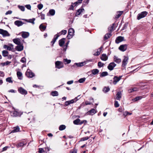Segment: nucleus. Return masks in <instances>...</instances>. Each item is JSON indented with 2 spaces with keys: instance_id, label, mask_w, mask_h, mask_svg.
<instances>
[{
  "instance_id": "32",
  "label": "nucleus",
  "mask_w": 153,
  "mask_h": 153,
  "mask_svg": "<svg viewBox=\"0 0 153 153\" xmlns=\"http://www.w3.org/2000/svg\"><path fill=\"white\" fill-rule=\"evenodd\" d=\"M24 20H25L27 22H30V23H32L33 24H34V21L35 20V18H33L32 19H30L29 20H27L26 19H24Z\"/></svg>"
},
{
  "instance_id": "42",
  "label": "nucleus",
  "mask_w": 153,
  "mask_h": 153,
  "mask_svg": "<svg viewBox=\"0 0 153 153\" xmlns=\"http://www.w3.org/2000/svg\"><path fill=\"white\" fill-rule=\"evenodd\" d=\"M110 89L108 87H105L103 89V91L105 93H106L109 91Z\"/></svg>"
},
{
  "instance_id": "58",
  "label": "nucleus",
  "mask_w": 153,
  "mask_h": 153,
  "mask_svg": "<svg viewBox=\"0 0 153 153\" xmlns=\"http://www.w3.org/2000/svg\"><path fill=\"white\" fill-rule=\"evenodd\" d=\"M73 82V80H71L69 81H68L67 82V84L68 85H70L72 84Z\"/></svg>"
},
{
  "instance_id": "12",
  "label": "nucleus",
  "mask_w": 153,
  "mask_h": 153,
  "mask_svg": "<svg viewBox=\"0 0 153 153\" xmlns=\"http://www.w3.org/2000/svg\"><path fill=\"white\" fill-rule=\"evenodd\" d=\"M124 37L121 36L117 37L116 40L115 42L117 44H118L120 42L123 40Z\"/></svg>"
},
{
  "instance_id": "44",
  "label": "nucleus",
  "mask_w": 153,
  "mask_h": 153,
  "mask_svg": "<svg viewBox=\"0 0 153 153\" xmlns=\"http://www.w3.org/2000/svg\"><path fill=\"white\" fill-rule=\"evenodd\" d=\"M6 81L7 82L9 83H12L13 81L12 80V78L11 77H9L6 78Z\"/></svg>"
},
{
  "instance_id": "62",
  "label": "nucleus",
  "mask_w": 153,
  "mask_h": 153,
  "mask_svg": "<svg viewBox=\"0 0 153 153\" xmlns=\"http://www.w3.org/2000/svg\"><path fill=\"white\" fill-rule=\"evenodd\" d=\"M74 6L72 4L71 5V7L69 8L70 10H73Z\"/></svg>"
},
{
  "instance_id": "59",
  "label": "nucleus",
  "mask_w": 153,
  "mask_h": 153,
  "mask_svg": "<svg viewBox=\"0 0 153 153\" xmlns=\"http://www.w3.org/2000/svg\"><path fill=\"white\" fill-rule=\"evenodd\" d=\"M12 13V11L11 10H9L6 12L5 13L6 15H8L9 14H11Z\"/></svg>"
},
{
  "instance_id": "15",
  "label": "nucleus",
  "mask_w": 153,
  "mask_h": 153,
  "mask_svg": "<svg viewBox=\"0 0 153 153\" xmlns=\"http://www.w3.org/2000/svg\"><path fill=\"white\" fill-rule=\"evenodd\" d=\"M122 94L121 91L117 92L116 95V99L117 100H120V99L122 97Z\"/></svg>"
},
{
  "instance_id": "11",
  "label": "nucleus",
  "mask_w": 153,
  "mask_h": 153,
  "mask_svg": "<svg viewBox=\"0 0 153 153\" xmlns=\"http://www.w3.org/2000/svg\"><path fill=\"white\" fill-rule=\"evenodd\" d=\"M127 45L126 44L120 45L119 48V49L122 51H125L127 48Z\"/></svg>"
},
{
  "instance_id": "10",
  "label": "nucleus",
  "mask_w": 153,
  "mask_h": 153,
  "mask_svg": "<svg viewBox=\"0 0 153 153\" xmlns=\"http://www.w3.org/2000/svg\"><path fill=\"white\" fill-rule=\"evenodd\" d=\"M116 65V64L114 62H112L109 64L108 66V68L109 70L112 71Z\"/></svg>"
},
{
  "instance_id": "53",
  "label": "nucleus",
  "mask_w": 153,
  "mask_h": 153,
  "mask_svg": "<svg viewBox=\"0 0 153 153\" xmlns=\"http://www.w3.org/2000/svg\"><path fill=\"white\" fill-rule=\"evenodd\" d=\"M67 30H62L61 31V33L62 34L65 35L67 33Z\"/></svg>"
},
{
  "instance_id": "41",
  "label": "nucleus",
  "mask_w": 153,
  "mask_h": 153,
  "mask_svg": "<svg viewBox=\"0 0 153 153\" xmlns=\"http://www.w3.org/2000/svg\"><path fill=\"white\" fill-rule=\"evenodd\" d=\"M10 63H11V62L7 61L5 62L1 63V65L3 66H4L5 65H7Z\"/></svg>"
},
{
  "instance_id": "35",
  "label": "nucleus",
  "mask_w": 153,
  "mask_h": 153,
  "mask_svg": "<svg viewBox=\"0 0 153 153\" xmlns=\"http://www.w3.org/2000/svg\"><path fill=\"white\" fill-rule=\"evenodd\" d=\"M96 113V111L95 109H92L88 112V114L90 115H93Z\"/></svg>"
},
{
  "instance_id": "60",
  "label": "nucleus",
  "mask_w": 153,
  "mask_h": 153,
  "mask_svg": "<svg viewBox=\"0 0 153 153\" xmlns=\"http://www.w3.org/2000/svg\"><path fill=\"white\" fill-rule=\"evenodd\" d=\"M115 25V23L113 24L112 26L111 27V29H110V31H111V30H113V29L114 27V26Z\"/></svg>"
},
{
  "instance_id": "23",
  "label": "nucleus",
  "mask_w": 153,
  "mask_h": 153,
  "mask_svg": "<svg viewBox=\"0 0 153 153\" xmlns=\"http://www.w3.org/2000/svg\"><path fill=\"white\" fill-rule=\"evenodd\" d=\"M11 115L13 117H16L18 115V112L15 111H12L10 112Z\"/></svg>"
},
{
  "instance_id": "54",
  "label": "nucleus",
  "mask_w": 153,
  "mask_h": 153,
  "mask_svg": "<svg viewBox=\"0 0 153 153\" xmlns=\"http://www.w3.org/2000/svg\"><path fill=\"white\" fill-rule=\"evenodd\" d=\"M41 18L42 19H45V15L44 14L41 13L40 14Z\"/></svg>"
},
{
  "instance_id": "56",
  "label": "nucleus",
  "mask_w": 153,
  "mask_h": 153,
  "mask_svg": "<svg viewBox=\"0 0 153 153\" xmlns=\"http://www.w3.org/2000/svg\"><path fill=\"white\" fill-rule=\"evenodd\" d=\"M44 152V149L42 148H39V152L40 153H42Z\"/></svg>"
},
{
  "instance_id": "43",
  "label": "nucleus",
  "mask_w": 153,
  "mask_h": 153,
  "mask_svg": "<svg viewBox=\"0 0 153 153\" xmlns=\"http://www.w3.org/2000/svg\"><path fill=\"white\" fill-rule=\"evenodd\" d=\"M104 65V64L102 63L101 62H100L98 63V66L99 68L103 66Z\"/></svg>"
},
{
  "instance_id": "34",
  "label": "nucleus",
  "mask_w": 153,
  "mask_h": 153,
  "mask_svg": "<svg viewBox=\"0 0 153 153\" xmlns=\"http://www.w3.org/2000/svg\"><path fill=\"white\" fill-rule=\"evenodd\" d=\"M108 75V73L107 72L105 71V72H103L100 75V77H103L105 76H106Z\"/></svg>"
},
{
  "instance_id": "26",
  "label": "nucleus",
  "mask_w": 153,
  "mask_h": 153,
  "mask_svg": "<svg viewBox=\"0 0 153 153\" xmlns=\"http://www.w3.org/2000/svg\"><path fill=\"white\" fill-rule=\"evenodd\" d=\"M17 75L18 79H19L21 80L22 79V73L18 71L17 72Z\"/></svg>"
},
{
  "instance_id": "39",
  "label": "nucleus",
  "mask_w": 153,
  "mask_h": 153,
  "mask_svg": "<svg viewBox=\"0 0 153 153\" xmlns=\"http://www.w3.org/2000/svg\"><path fill=\"white\" fill-rule=\"evenodd\" d=\"M49 13L51 16H53L55 14V10L53 9L50 10L49 11Z\"/></svg>"
},
{
  "instance_id": "16",
  "label": "nucleus",
  "mask_w": 153,
  "mask_h": 153,
  "mask_svg": "<svg viewBox=\"0 0 153 153\" xmlns=\"http://www.w3.org/2000/svg\"><path fill=\"white\" fill-rule=\"evenodd\" d=\"M101 59L103 61H105L108 59V57L105 54H102L100 57Z\"/></svg>"
},
{
  "instance_id": "8",
  "label": "nucleus",
  "mask_w": 153,
  "mask_h": 153,
  "mask_svg": "<svg viewBox=\"0 0 153 153\" xmlns=\"http://www.w3.org/2000/svg\"><path fill=\"white\" fill-rule=\"evenodd\" d=\"M122 76H120L119 77H117V76H115L113 78V84L114 85H116L117 82L120 80L121 79Z\"/></svg>"
},
{
  "instance_id": "17",
  "label": "nucleus",
  "mask_w": 153,
  "mask_h": 153,
  "mask_svg": "<svg viewBox=\"0 0 153 153\" xmlns=\"http://www.w3.org/2000/svg\"><path fill=\"white\" fill-rule=\"evenodd\" d=\"M59 36L57 34L55 35L52 41L51 42V43L52 44V45H53L56 42Z\"/></svg>"
},
{
  "instance_id": "2",
  "label": "nucleus",
  "mask_w": 153,
  "mask_h": 153,
  "mask_svg": "<svg viewBox=\"0 0 153 153\" xmlns=\"http://www.w3.org/2000/svg\"><path fill=\"white\" fill-rule=\"evenodd\" d=\"M148 13L146 11H143L141 13L139 14L137 16V19L140 20L142 18L145 17L147 15Z\"/></svg>"
},
{
  "instance_id": "64",
  "label": "nucleus",
  "mask_w": 153,
  "mask_h": 153,
  "mask_svg": "<svg viewBox=\"0 0 153 153\" xmlns=\"http://www.w3.org/2000/svg\"><path fill=\"white\" fill-rule=\"evenodd\" d=\"M70 153H77L76 151L75 150H73L72 151H71L70 152Z\"/></svg>"
},
{
  "instance_id": "5",
  "label": "nucleus",
  "mask_w": 153,
  "mask_h": 153,
  "mask_svg": "<svg viewBox=\"0 0 153 153\" xmlns=\"http://www.w3.org/2000/svg\"><path fill=\"white\" fill-rule=\"evenodd\" d=\"M78 100V99H77V97H76L74 99L65 102V105L66 106H68L71 104L73 103L76 102Z\"/></svg>"
},
{
  "instance_id": "24",
  "label": "nucleus",
  "mask_w": 153,
  "mask_h": 153,
  "mask_svg": "<svg viewBox=\"0 0 153 153\" xmlns=\"http://www.w3.org/2000/svg\"><path fill=\"white\" fill-rule=\"evenodd\" d=\"M84 10L83 8H82L81 9H78L77 11L76 12V16H78L81 13L83 12V11Z\"/></svg>"
},
{
  "instance_id": "45",
  "label": "nucleus",
  "mask_w": 153,
  "mask_h": 153,
  "mask_svg": "<svg viewBox=\"0 0 153 153\" xmlns=\"http://www.w3.org/2000/svg\"><path fill=\"white\" fill-rule=\"evenodd\" d=\"M84 63L83 62H81L79 63H75V64L78 67H81L83 65Z\"/></svg>"
},
{
  "instance_id": "9",
  "label": "nucleus",
  "mask_w": 153,
  "mask_h": 153,
  "mask_svg": "<svg viewBox=\"0 0 153 153\" xmlns=\"http://www.w3.org/2000/svg\"><path fill=\"white\" fill-rule=\"evenodd\" d=\"M128 59V57L126 56H124V58L123 59L122 62V67H124L127 64Z\"/></svg>"
},
{
  "instance_id": "50",
  "label": "nucleus",
  "mask_w": 153,
  "mask_h": 153,
  "mask_svg": "<svg viewBox=\"0 0 153 153\" xmlns=\"http://www.w3.org/2000/svg\"><path fill=\"white\" fill-rule=\"evenodd\" d=\"M64 62H66L67 64L70 63L71 62L70 60H68L67 59H64Z\"/></svg>"
},
{
  "instance_id": "49",
  "label": "nucleus",
  "mask_w": 153,
  "mask_h": 153,
  "mask_svg": "<svg viewBox=\"0 0 153 153\" xmlns=\"http://www.w3.org/2000/svg\"><path fill=\"white\" fill-rule=\"evenodd\" d=\"M88 139H89V137H82L80 141H84L87 140Z\"/></svg>"
},
{
  "instance_id": "61",
  "label": "nucleus",
  "mask_w": 153,
  "mask_h": 153,
  "mask_svg": "<svg viewBox=\"0 0 153 153\" xmlns=\"http://www.w3.org/2000/svg\"><path fill=\"white\" fill-rule=\"evenodd\" d=\"M4 76V74L2 71H0V76Z\"/></svg>"
},
{
  "instance_id": "1",
  "label": "nucleus",
  "mask_w": 153,
  "mask_h": 153,
  "mask_svg": "<svg viewBox=\"0 0 153 153\" xmlns=\"http://www.w3.org/2000/svg\"><path fill=\"white\" fill-rule=\"evenodd\" d=\"M74 31L73 28H71L69 29L68 35L67 36L68 39H70L74 35Z\"/></svg>"
},
{
  "instance_id": "55",
  "label": "nucleus",
  "mask_w": 153,
  "mask_h": 153,
  "mask_svg": "<svg viewBox=\"0 0 153 153\" xmlns=\"http://www.w3.org/2000/svg\"><path fill=\"white\" fill-rule=\"evenodd\" d=\"M25 7L29 10H30L31 9V6L30 4L26 5L25 6Z\"/></svg>"
},
{
  "instance_id": "48",
  "label": "nucleus",
  "mask_w": 153,
  "mask_h": 153,
  "mask_svg": "<svg viewBox=\"0 0 153 153\" xmlns=\"http://www.w3.org/2000/svg\"><path fill=\"white\" fill-rule=\"evenodd\" d=\"M37 7L39 10H41L43 7V5L42 4H39L38 5Z\"/></svg>"
},
{
  "instance_id": "19",
  "label": "nucleus",
  "mask_w": 153,
  "mask_h": 153,
  "mask_svg": "<svg viewBox=\"0 0 153 153\" xmlns=\"http://www.w3.org/2000/svg\"><path fill=\"white\" fill-rule=\"evenodd\" d=\"M16 49L18 51H21L23 49V46L22 45H18L16 47Z\"/></svg>"
},
{
  "instance_id": "57",
  "label": "nucleus",
  "mask_w": 153,
  "mask_h": 153,
  "mask_svg": "<svg viewBox=\"0 0 153 153\" xmlns=\"http://www.w3.org/2000/svg\"><path fill=\"white\" fill-rule=\"evenodd\" d=\"M72 4L74 6H76L78 4H79L78 2L77 1L76 2H74V3H72Z\"/></svg>"
},
{
  "instance_id": "27",
  "label": "nucleus",
  "mask_w": 153,
  "mask_h": 153,
  "mask_svg": "<svg viewBox=\"0 0 153 153\" xmlns=\"http://www.w3.org/2000/svg\"><path fill=\"white\" fill-rule=\"evenodd\" d=\"M103 47L101 46L100 48L98 49L97 51L96 52V56H98L100 54V53L102 51Z\"/></svg>"
},
{
  "instance_id": "29",
  "label": "nucleus",
  "mask_w": 153,
  "mask_h": 153,
  "mask_svg": "<svg viewBox=\"0 0 153 153\" xmlns=\"http://www.w3.org/2000/svg\"><path fill=\"white\" fill-rule=\"evenodd\" d=\"M142 98V96H138L136 97L135 98L133 99L132 100L133 102H136L139 100H140Z\"/></svg>"
},
{
  "instance_id": "38",
  "label": "nucleus",
  "mask_w": 153,
  "mask_h": 153,
  "mask_svg": "<svg viewBox=\"0 0 153 153\" xmlns=\"http://www.w3.org/2000/svg\"><path fill=\"white\" fill-rule=\"evenodd\" d=\"M66 128V126L65 125H60L59 128V129L60 131L65 129Z\"/></svg>"
},
{
  "instance_id": "52",
  "label": "nucleus",
  "mask_w": 153,
  "mask_h": 153,
  "mask_svg": "<svg viewBox=\"0 0 153 153\" xmlns=\"http://www.w3.org/2000/svg\"><path fill=\"white\" fill-rule=\"evenodd\" d=\"M26 59L23 57H22L21 60H20V61L22 62V63H25V62H26Z\"/></svg>"
},
{
  "instance_id": "14",
  "label": "nucleus",
  "mask_w": 153,
  "mask_h": 153,
  "mask_svg": "<svg viewBox=\"0 0 153 153\" xmlns=\"http://www.w3.org/2000/svg\"><path fill=\"white\" fill-rule=\"evenodd\" d=\"M111 33H108L106 34L104 36V40L105 41L110 38L111 36Z\"/></svg>"
},
{
  "instance_id": "37",
  "label": "nucleus",
  "mask_w": 153,
  "mask_h": 153,
  "mask_svg": "<svg viewBox=\"0 0 153 153\" xmlns=\"http://www.w3.org/2000/svg\"><path fill=\"white\" fill-rule=\"evenodd\" d=\"M123 13V11H119L117 12V14L116 15V18H118L121 16V15Z\"/></svg>"
},
{
  "instance_id": "18",
  "label": "nucleus",
  "mask_w": 153,
  "mask_h": 153,
  "mask_svg": "<svg viewBox=\"0 0 153 153\" xmlns=\"http://www.w3.org/2000/svg\"><path fill=\"white\" fill-rule=\"evenodd\" d=\"M65 38H63L59 41V45L60 46H62L65 43Z\"/></svg>"
},
{
  "instance_id": "22",
  "label": "nucleus",
  "mask_w": 153,
  "mask_h": 153,
  "mask_svg": "<svg viewBox=\"0 0 153 153\" xmlns=\"http://www.w3.org/2000/svg\"><path fill=\"white\" fill-rule=\"evenodd\" d=\"M29 35V33L27 32H23L22 34V36L23 38H27Z\"/></svg>"
},
{
  "instance_id": "28",
  "label": "nucleus",
  "mask_w": 153,
  "mask_h": 153,
  "mask_svg": "<svg viewBox=\"0 0 153 153\" xmlns=\"http://www.w3.org/2000/svg\"><path fill=\"white\" fill-rule=\"evenodd\" d=\"M46 27V26L43 25L42 24H41L39 26V28L41 31H43L45 30Z\"/></svg>"
},
{
  "instance_id": "31",
  "label": "nucleus",
  "mask_w": 153,
  "mask_h": 153,
  "mask_svg": "<svg viewBox=\"0 0 153 153\" xmlns=\"http://www.w3.org/2000/svg\"><path fill=\"white\" fill-rule=\"evenodd\" d=\"M2 54L3 56L6 57L8 56V52L7 51L4 50L2 51Z\"/></svg>"
},
{
  "instance_id": "20",
  "label": "nucleus",
  "mask_w": 153,
  "mask_h": 153,
  "mask_svg": "<svg viewBox=\"0 0 153 153\" xmlns=\"http://www.w3.org/2000/svg\"><path fill=\"white\" fill-rule=\"evenodd\" d=\"M13 41L14 43L18 45L21 44L20 40L19 39H14Z\"/></svg>"
},
{
  "instance_id": "25",
  "label": "nucleus",
  "mask_w": 153,
  "mask_h": 153,
  "mask_svg": "<svg viewBox=\"0 0 153 153\" xmlns=\"http://www.w3.org/2000/svg\"><path fill=\"white\" fill-rule=\"evenodd\" d=\"M19 128L18 126L14 127L11 133H15L19 131Z\"/></svg>"
},
{
  "instance_id": "21",
  "label": "nucleus",
  "mask_w": 153,
  "mask_h": 153,
  "mask_svg": "<svg viewBox=\"0 0 153 153\" xmlns=\"http://www.w3.org/2000/svg\"><path fill=\"white\" fill-rule=\"evenodd\" d=\"M114 62L117 63H120L121 61V59L119 58L116 56H114Z\"/></svg>"
},
{
  "instance_id": "3",
  "label": "nucleus",
  "mask_w": 153,
  "mask_h": 153,
  "mask_svg": "<svg viewBox=\"0 0 153 153\" xmlns=\"http://www.w3.org/2000/svg\"><path fill=\"white\" fill-rule=\"evenodd\" d=\"M55 67L58 69H60L63 67V65L62 62L59 61H57L55 62Z\"/></svg>"
},
{
  "instance_id": "63",
  "label": "nucleus",
  "mask_w": 153,
  "mask_h": 153,
  "mask_svg": "<svg viewBox=\"0 0 153 153\" xmlns=\"http://www.w3.org/2000/svg\"><path fill=\"white\" fill-rule=\"evenodd\" d=\"M92 73L93 74H96V69H93L92 71Z\"/></svg>"
},
{
  "instance_id": "7",
  "label": "nucleus",
  "mask_w": 153,
  "mask_h": 153,
  "mask_svg": "<svg viewBox=\"0 0 153 153\" xmlns=\"http://www.w3.org/2000/svg\"><path fill=\"white\" fill-rule=\"evenodd\" d=\"M0 34H1L4 36H10V34L7 31L1 29H0Z\"/></svg>"
},
{
  "instance_id": "40",
  "label": "nucleus",
  "mask_w": 153,
  "mask_h": 153,
  "mask_svg": "<svg viewBox=\"0 0 153 153\" xmlns=\"http://www.w3.org/2000/svg\"><path fill=\"white\" fill-rule=\"evenodd\" d=\"M3 48H6L7 50L9 51H10L12 49V48L11 47L7 46L6 45H4L3 46Z\"/></svg>"
},
{
  "instance_id": "4",
  "label": "nucleus",
  "mask_w": 153,
  "mask_h": 153,
  "mask_svg": "<svg viewBox=\"0 0 153 153\" xmlns=\"http://www.w3.org/2000/svg\"><path fill=\"white\" fill-rule=\"evenodd\" d=\"M26 75L28 77L31 78L34 76V74L33 73L30 69H27L26 72Z\"/></svg>"
},
{
  "instance_id": "36",
  "label": "nucleus",
  "mask_w": 153,
  "mask_h": 153,
  "mask_svg": "<svg viewBox=\"0 0 153 153\" xmlns=\"http://www.w3.org/2000/svg\"><path fill=\"white\" fill-rule=\"evenodd\" d=\"M80 119H77L76 120H75L74 121L73 123L74 124L77 125L79 124V123L80 122Z\"/></svg>"
},
{
  "instance_id": "13",
  "label": "nucleus",
  "mask_w": 153,
  "mask_h": 153,
  "mask_svg": "<svg viewBox=\"0 0 153 153\" xmlns=\"http://www.w3.org/2000/svg\"><path fill=\"white\" fill-rule=\"evenodd\" d=\"M24 24L22 21L19 20L16 21L14 22V24L18 27Z\"/></svg>"
},
{
  "instance_id": "33",
  "label": "nucleus",
  "mask_w": 153,
  "mask_h": 153,
  "mask_svg": "<svg viewBox=\"0 0 153 153\" xmlns=\"http://www.w3.org/2000/svg\"><path fill=\"white\" fill-rule=\"evenodd\" d=\"M51 94L53 96H57L58 95V92L56 91H52Z\"/></svg>"
},
{
  "instance_id": "46",
  "label": "nucleus",
  "mask_w": 153,
  "mask_h": 153,
  "mask_svg": "<svg viewBox=\"0 0 153 153\" xmlns=\"http://www.w3.org/2000/svg\"><path fill=\"white\" fill-rule=\"evenodd\" d=\"M114 105L115 107L116 108L118 107L119 106V105L118 103V102L116 100H115L114 101Z\"/></svg>"
},
{
  "instance_id": "51",
  "label": "nucleus",
  "mask_w": 153,
  "mask_h": 153,
  "mask_svg": "<svg viewBox=\"0 0 153 153\" xmlns=\"http://www.w3.org/2000/svg\"><path fill=\"white\" fill-rule=\"evenodd\" d=\"M19 8L22 11H24L25 10V7L23 6H19Z\"/></svg>"
},
{
  "instance_id": "47",
  "label": "nucleus",
  "mask_w": 153,
  "mask_h": 153,
  "mask_svg": "<svg viewBox=\"0 0 153 153\" xmlns=\"http://www.w3.org/2000/svg\"><path fill=\"white\" fill-rule=\"evenodd\" d=\"M85 78H81L79 80V82L80 83H82L85 81Z\"/></svg>"
},
{
  "instance_id": "6",
  "label": "nucleus",
  "mask_w": 153,
  "mask_h": 153,
  "mask_svg": "<svg viewBox=\"0 0 153 153\" xmlns=\"http://www.w3.org/2000/svg\"><path fill=\"white\" fill-rule=\"evenodd\" d=\"M19 92L23 95H26L27 94V91L23 88L20 87L18 88Z\"/></svg>"
},
{
  "instance_id": "30",
  "label": "nucleus",
  "mask_w": 153,
  "mask_h": 153,
  "mask_svg": "<svg viewBox=\"0 0 153 153\" xmlns=\"http://www.w3.org/2000/svg\"><path fill=\"white\" fill-rule=\"evenodd\" d=\"M138 89L136 88H134L129 89L128 91L129 93H131L135 91H137Z\"/></svg>"
}]
</instances>
